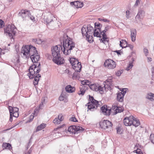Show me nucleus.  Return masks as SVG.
<instances>
[{
	"instance_id": "14",
	"label": "nucleus",
	"mask_w": 154,
	"mask_h": 154,
	"mask_svg": "<svg viewBox=\"0 0 154 154\" xmlns=\"http://www.w3.org/2000/svg\"><path fill=\"white\" fill-rule=\"evenodd\" d=\"M131 38V41L134 42L136 40V38L137 35V31L134 29H130Z\"/></svg>"
},
{
	"instance_id": "60",
	"label": "nucleus",
	"mask_w": 154,
	"mask_h": 154,
	"mask_svg": "<svg viewBox=\"0 0 154 154\" xmlns=\"http://www.w3.org/2000/svg\"><path fill=\"white\" fill-rule=\"evenodd\" d=\"M14 112H18L19 110V109L17 107H14Z\"/></svg>"
},
{
	"instance_id": "46",
	"label": "nucleus",
	"mask_w": 154,
	"mask_h": 154,
	"mask_svg": "<svg viewBox=\"0 0 154 154\" xmlns=\"http://www.w3.org/2000/svg\"><path fill=\"white\" fill-rule=\"evenodd\" d=\"M126 17L127 18H129L130 17V12L128 11L127 10L126 12Z\"/></svg>"
},
{
	"instance_id": "56",
	"label": "nucleus",
	"mask_w": 154,
	"mask_h": 154,
	"mask_svg": "<svg viewBox=\"0 0 154 154\" xmlns=\"http://www.w3.org/2000/svg\"><path fill=\"white\" fill-rule=\"evenodd\" d=\"M140 2L139 0H137L135 3L134 6H137L138 5V4L140 3Z\"/></svg>"
},
{
	"instance_id": "32",
	"label": "nucleus",
	"mask_w": 154,
	"mask_h": 154,
	"mask_svg": "<svg viewBox=\"0 0 154 154\" xmlns=\"http://www.w3.org/2000/svg\"><path fill=\"white\" fill-rule=\"evenodd\" d=\"M93 34L94 36H96L98 37L101 38V33H100L98 31H97V29H95L94 30V31L93 32Z\"/></svg>"
},
{
	"instance_id": "22",
	"label": "nucleus",
	"mask_w": 154,
	"mask_h": 154,
	"mask_svg": "<svg viewBox=\"0 0 154 154\" xmlns=\"http://www.w3.org/2000/svg\"><path fill=\"white\" fill-rule=\"evenodd\" d=\"M120 46L122 48H126L128 46V43L125 40H122L120 42Z\"/></svg>"
},
{
	"instance_id": "31",
	"label": "nucleus",
	"mask_w": 154,
	"mask_h": 154,
	"mask_svg": "<svg viewBox=\"0 0 154 154\" xmlns=\"http://www.w3.org/2000/svg\"><path fill=\"white\" fill-rule=\"evenodd\" d=\"M2 147L5 149H11V145L9 143H4L2 145Z\"/></svg>"
},
{
	"instance_id": "29",
	"label": "nucleus",
	"mask_w": 154,
	"mask_h": 154,
	"mask_svg": "<svg viewBox=\"0 0 154 154\" xmlns=\"http://www.w3.org/2000/svg\"><path fill=\"white\" fill-rule=\"evenodd\" d=\"M106 123L105 120H104L103 121L100 122V127L103 129H106L107 128L106 126Z\"/></svg>"
},
{
	"instance_id": "9",
	"label": "nucleus",
	"mask_w": 154,
	"mask_h": 154,
	"mask_svg": "<svg viewBox=\"0 0 154 154\" xmlns=\"http://www.w3.org/2000/svg\"><path fill=\"white\" fill-rule=\"evenodd\" d=\"M32 51L29 57L30 58L32 61L33 63H38V61L40 56L38 54L36 48H35Z\"/></svg>"
},
{
	"instance_id": "64",
	"label": "nucleus",
	"mask_w": 154,
	"mask_h": 154,
	"mask_svg": "<svg viewBox=\"0 0 154 154\" xmlns=\"http://www.w3.org/2000/svg\"><path fill=\"white\" fill-rule=\"evenodd\" d=\"M147 59L148 62H151L152 61V59L150 57H147Z\"/></svg>"
},
{
	"instance_id": "28",
	"label": "nucleus",
	"mask_w": 154,
	"mask_h": 154,
	"mask_svg": "<svg viewBox=\"0 0 154 154\" xmlns=\"http://www.w3.org/2000/svg\"><path fill=\"white\" fill-rule=\"evenodd\" d=\"M46 125L44 123H42L38 126L35 129V131L37 132L39 131L42 130L44 128L46 127Z\"/></svg>"
},
{
	"instance_id": "7",
	"label": "nucleus",
	"mask_w": 154,
	"mask_h": 154,
	"mask_svg": "<svg viewBox=\"0 0 154 154\" xmlns=\"http://www.w3.org/2000/svg\"><path fill=\"white\" fill-rule=\"evenodd\" d=\"M16 29L15 26L12 25H8L4 29L5 33L13 38L15 35Z\"/></svg>"
},
{
	"instance_id": "52",
	"label": "nucleus",
	"mask_w": 154,
	"mask_h": 154,
	"mask_svg": "<svg viewBox=\"0 0 154 154\" xmlns=\"http://www.w3.org/2000/svg\"><path fill=\"white\" fill-rule=\"evenodd\" d=\"M4 24V22L2 20L0 19V28L2 27L3 25Z\"/></svg>"
},
{
	"instance_id": "20",
	"label": "nucleus",
	"mask_w": 154,
	"mask_h": 154,
	"mask_svg": "<svg viewBox=\"0 0 154 154\" xmlns=\"http://www.w3.org/2000/svg\"><path fill=\"white\" fill-rule=\"evenodd\" d=\"M124 95L122 93V92H120L117 94V99L119 102H122L123 101Z\"/></svg>"
},
{
	"instance_id": "6",
	"label": "nucleus",
	"mask_w": 154,
	"mask_h": 154,
	"mask_svg": "<svg viewBox=\"0 0 154 154\" xmlns=\"http://www.w3.org/2000/svg\"><path fill=\"white\" fill-rule=\"evenodd\" d=\"M35 48L31 45H25L22 47L20 53L22 54L26 58L28 59L31 52H32Z\"/></svg>"
},
{
	"instance_id": "33",
	"label": "nucleus",
	"mask_w": 154,
	"mask_h": 154,
	"mask_svg": "<svg viewBox=\"0 0 154 154\" xmlns=\"http://www.w3.org/2000/svg\"><path fill=\"white\" fill-rule=\"evenodd\" d=\"M131 62H130L129 65L126 68V70L127 71L129 70L130 69H131L132 68V66H133V62L134 61V58H131Z\"/></svg>"
},
{
	"instance_id": "40",
	"label": "nucleus",
	"mask_w": 154,
	"mask_h": 154,
	"mask_svg": "<svg viewBox=\"0 0 154 154\" xmlns=\"http://www.w3.org/2000/svg\"><path fill=\"white\" fill-rule=\"evenodd\" d=\"M77 8H81L83 6V3L80 1H78Z\"/></svg>"
},
{
	"instance_id": "53",
	"label": "nucleus",
	"mask_w": 154,
	"mask_h": 154,
	"mask_svg": "<svg viewBox=\"0 0 154 154\" xmlns=\"http://www.w3.org/2000/svg\"><path fill=\"white\" fill-rule=\"evenodd\" d=\"M39 107L41 109H43L44 107V105L43 102H42V103L40 104Z\"/></svg>"
},
{
	"instance_id": "18",
	"label": "nucleus",
	"mask_w": 154,
	"mask_h": 154,
	"mask_svg": "<svg viewBox=\"0 0 154 154\" xmlns=\"http://www.w3.org/2000/svg\"><path fill=\"white\" fill-rule=\"evenodd\" d=\"M55 19L54 16L52 15L49 14L47 18L44 19V20L45 22H46L47 24H49L51 23L52 21H53V20Z\"/></svg>"
},
{
	"instance_id": "36",
	"label": "nucleus",
	"mask_w": 154,
	"mask_h": 154,
	"mask_svg": "<svg viewBox=\"0 0 154 154\" xmlns=\"http://www.w3.org/2000/svg\"><path fill=\"white\" fill-rule=\"evenodd\" d=\"M78 3V1H76L71 2L70 3V5L72 6H74L75 8H77V6Z\"/></svg>"
},
{
	"instance_id": "48",
	"label": "nucleus",
	"mask_w": 154,
	"mask_h": 154,
	"mask_svg": "<svg viewBox=\"0 0 154 154\" xmlns=\"http://www.w3.org/2000/svg\"><path fill=\"white\" fill-rule=\"evenodd\" d=\"M69 120L70 121L73 122H77V120L76 118L75 117H72L69 119Z\"/></svg>"
},
{
	"instance_id": "27",
	"label": "nucleus",
	"mask_w": 154,
	"mask_h": 154,
	"mask_svg": "<svg viewBox=\"0 0 154 154\" xmlns=\"http://www.w3.org/2000/svg\"><path fill=\"white\" fill-rule=\"evenodd\" d=\"M146 98L151 101L154 100V94L151 93H148Z\"/></svg>"
},
{
	"instance_id": "37",
	"label": "nucleus",
	"mask_w": 154,
	"mask_h": 154,
	"mask_svg": "<svg viewBox=\"0 0 154 154\" xmlns=\"http://www.w3.org/2000/svg\"><path fill=\"white\" fill-rule=\"evenodd\" d=\"M123 69H120L117 71L116 72V75L118 76H120L122 73H123Z\"/></svg>"
},
{
	"instance_id": "30",
	"label": "nucleus",
	"mask_w": 154,
	"mask_h": 154,
	"mask_svg": "<svg viewBox=\"0 0 154 154\" xmlns=\"http://www.w3.org/2000/svg\"><path fill=\"white\" fill-rule=\"evenodd\" d=\"M95 29H98L99 31L100 32L101 31V28L102 27V25L99 22H96L94 23Z\"/></svg>"
},
{
	"instance_id": "19",
	"label": "nucleus",
	"mask_w": 154,
	"mask_h": 154,
	"mask_svg": "<svg viewBox=\"0 0 154 154\" xmlns=\"http://www.w3.org/2000/svg\"><path fill=\"white\" fill-rule=\"evenodd\" d=\"M65 89L67 92L72 93L75 91V87H72L70 85H68L66 86Z\"/></svg>"
},
{
	"instance_id": "12",
	"label": "nucleus",
	"mask_w": 154,
	"mask_h": 154,
	"mask_svg": "<svg viewBox=\"0 0 154 154\" xmlns=\"http://www.w3.org/2000/svg\"><path fill=\"white\" fill-rule=\"evenodd\" d=\"M133 116H130L128 117H126L124 119L123 122L126 126H129L131 125L132 121L133 120Z\"/></svg>"
},
{
	"instance_id": "4",
	"label": "nucleus",
	"mask_w": 154,
	"mask_h": 154,
	"mask_svg": "<svg viewBox=\"0 0 154 154\" xmlns=\"http://www.w3.org/2000/svg\"><path fill=\"white\" fill-rule=\"evenodd\" d=\"M94 30L93 27L90 25H88L87 26L84 25L81 29L83 36H85L89 42H91Z\"/></svg>"
},
{
	"instance_id": "59",
	"label": "nucleus",
	"mask_w": 154,
	"mask_h": 154,
	"mask_svg": "<svg viewBox=\"0 0 154 154\" xmlns=\"http://www.w3.org/2000/svg\"><path fill=\"white\" fill-rule=\"evenodd\" d=\"M127 47H129L131 50H132L134 47L133 45L131 44H128Z\"/></svg>"
},
{
	"instance_id": "42",
	"label": "nucleus",
	"mask_w": 154,
	"mask_h": 154,
	"mask_svg": "<svg viewBox=\"0 0 154 154\" xmlns=\"http://www.w3.org/2000/svg\"><path fill=\"white\" fill-rule=\"evenodd\" d=\"M65 98V96H64V95L63 94H61L60 96L59 97V99L61 101L64 100Z\"/></svg>"
},
{
	"instance_id": "62",
	"label": "nucleus",
	"mask_w": 154,
	"mask_h": 154,
	"mask_svg": "<svg viewBox=\"0 0 154 154\" xmlns=\"http://www.w3.org/2000/svg\"><path fill=\"white\" fill-rule=\"evenodd\" d=\"M34 117V116H33V115H31L30 116V121L29 122H30V121H32L33 119V118Z\"/></svg>"
},
{
	"instance_id": "45",
	"label": "nucleus",
	"mask_w": 154,
	"mask_h": 154,
	"mask_svg": "<svg viewBox=\"0 0 154 154\" xmlns=\"http://www.w3.org/2000/svg\"><path fill=\"white\" fill-rule=\"evenodd\" d=\"M28 17L31 20H33L34 19V17L31 15L30 11H29V15H28Z\"/></svg>"
},
{
	"instance_id": "43",
	"label": "nucleus",
	"mask_w": 154,
	"mask_h": 154,
	"mask_svg": "<svg viewBox=\"0 0 154 154\" xmlns=\"http://www.w3.org/2000/svg\"><path fill=\"white\" fill-rule=\"evenodd\" d=\"M98 20L100 21H103L105 22H109V20L106 19L99 18Z\"/></svg>"
},
{
	"instance_id": "15",
	"label": "nucleus",
	"mask_w": 154,
	"mask_h": 154,
	"mask_svg": "<svg viewBox=\"0 0 154 154\" xmlns=\"http://www.w3.org/2000/svg\"><path fill=\"white\" fill-rule=\"evenodd\" d=\"M63 119V117L62 115L60 114L58 116V118H55L53 120V122L55 124H59Z\"/></svg>"
},
{
	"instance_id": "51",
	"label": "nucleus",
	"mask_w": 154,
	"mask_h": 154,
	"mask_svg": "<svg viewBox=\"0 0 154 154\" xmlns=\"http://www.w3.org/2000/svg\"><path fill=\"white\" fill-rule=\"evenodd\" d=\"M19 116V113L18 112H14L13 114V116L15 117H17Z\"/></svg>"
},
{
	"instance_id": "47",
	"label": "nucleus",
	"mask_w": 154,
	"mask_h": 154,
	"mask_svg": "<svg viewBox=\"0 0 154 154\" xmlns=\"http://www.w3.org/2000/svg\"><path fill=\"white\" fill-rule=\"evenodd\" d=\"M116 131L117 133L119 134L122 133L120 127H118L116 128Z\"/></svg>"
},
{
	"instance_id": "50",
	"label": "nucleus",
	"mask_w": 154,
	"mask_h": 154,
	"mask_svg": "<svg viewBox=\"0 0 154 154\" xmlns=\"http://www.w3.org/2000/svg\"><path fill=\"white\" fill-rule=\"evenodd\" d=\"M33 42L35 43L38 44H40L41 43V41H39V42H37V39H32Z\"/></svg>"
},
{
	"instance_id": "24",
	"label": "nucleus",
	"mask_w": 154,
	"mask_h": 154,
	"mask_svg": "<svg viewBox=\"0 0 154 154\" xmlns=\"http://www.w3.org/2000/svg\"><path fill=\"white\" fill-rule=\"evenodd\" d=\"M111 27L109 25H107L105 27V29L103 31H101L100 33L101 34H103V38H105V37L106 36V32L108 31L110 28Z\"/></svg>"
},
{
	"instance_id": "57",
	"label": "nucleus",
	"mask_w": 154,
	"mask_h": 154,
	"mask_svg": "<svg viewBox=\"0 0 154 154\" xmlns=\"http://www.w3.org/2000/svg\"><path fill=\"white\" fill-rule=\"evenodd\" d=\"M140 149H138L137 150H134V152L136 153L137 154L138 153H140Z\"/></svg>"
},
{
	"instance_id": "61",
	"label": "nucleus",
	"mask_w": 154,
	"mask_h": 154,
	"mask_svg": "<svg viewBox=\"0 0 154 154\" xmlns=\"http://www.w3.org/2000/svg\"><path fill=\"white\" fill-rule=\"evenodd\" d=\"M36 68L37 69H39V70L41 71V64L40 63H39L38 65L36 66Z\"/></svg>"
},
{
	"instance_id": "13",
	"label": "nucleus",
	"mask_w": 154,
	"mask_h": 154,
	"mask_svg": "<svg viewBox=\"0 0 154 154\" xmlns=\"http://www.w3.org/2000/svg\"><path fill=\"white\" fill-rule=\"evenodd\" d=\"M145 12L143 9H140L139 10L137 14L136 17V19L140 20L142 19L145 16Z\"/></svg>"
},
{
	"instance_id": "10",
	"label": "nucleus",
	"mask_w": 154,
	"mask_h": 154,
	"mask_svg": "<svg viewBox=\"0 0 154 154\" xmlns=\"http://www.w3.org/2000/svg\"><path fill=\"white\" fill-rule=\"evenodd\" d=\"M104 66L109 69H112L116 67V63L113 60L109 59L106 60L104 64Z\"/></svg>"
},
{
	"instance_id": "11",
	"label": "nucleus",
	"mask_w": 154,
	"mask_h": 154,
	"mask_svg": "<svg viewBox=\"0 0 154 154\" xmlns=\"http://www.w3.org/2000/svg\"><path fill=\"white\" fill-rule=\"evenodd\" d=\"M19 16L21 17L23 20L28 17V15H29V11L26 10H22L18 13Z\"/></svg>"
},
{
	"instance_id": "49",
	"label": "nucleus",
	"mask_w": 154,
	"mask_h": 154,
	"mask_svg": "<svg viewBox=\"0 0 154 154\" xmlns=\"http://www.w3.org/2000/svg\"><path fill=\"white\" fill-rule=\"evenodd\" d=\"M127 89L126 88H122L121 90V91H122L121 92H122V93L123 94H124V95L126 93V90Z\"/></svg>"
},
{
	"instance_id": "1",
	"label": "nucleus",
	"mask_w": 154,
	"mask_h": 154,
	"mask_svg": "<svg viewBox=\"0 0 154 154\" xmlns=\"http://www.w3.org/2000/svg\"><path fill=\"white\" fill-rule=\"evenodd\" d=\"M61 44L63 43V49L61 45H56L51 48L52 55L53 57V61L57 65H61L64 63V59L60 56V50L66 55H69L71 51L75 47V44L72 39L69 37L66 34H64L60 38Z\"/></svg>"
},
{
	"instance_id": "17",
	"label": "nucleus",
	"mask_w": 154,
	"mask_h": 154,
	"mask_svg": "<svg viewBox=\"0 0 154 154\" xmlns=\"http://www.w3.org/2000/svg\"><path fill=\"white\" fill-rule=\"evenodd\" d=\"M87 88V87L85 85H81L79 88L80 91L78 93V94L79 95H83Z\"/></svg>"
},
{
	"instance_id": "34",
	"label": "nucleus",
	"mask_w": 154,
	"mask_h": 154,
	"mask_svg": "<svg viewBox=\"0 0 154 154\" xmlns=\"http://www.w3.org/2000/svg\"><path fill=\"white\" fill-rule=\"evenodd\" d=\"M105 121L106 122V125L107 128H111L112 126V123L108 120H105Z\"/></svg>"
},
{
	"instance_id": "44",
	"label": "nucleus",
	"mask_w": 154,
	"mask_h": 154,
	"mask_svg": "<svg viewBox=\"0 0 154 154\" xmlns=\"http://www.w3.org/2000/svg\"><path fill=\"white\" fill-rule=\"evenodd\" d=\"M143 52L146 56L148 55V54L149 53L148 50L146 48H144Z\"/></svg>"
},
{
	"instance_id": "2",
	"label": "nucleus",
	"mask_w": 154,
	"mask_h": 154,
	"mask_svg": "<svg viewBox=\"0 0 154 154\" xmlns=\"http://www.w3.org/2000/svg\"><path fill=\"white\" fill-rule=\"evenodd\" d=\"M37 65V64H34L31 66L28 69L29 73L27 75L30 79H34L33 81V84L34 86L38 84L40 78L41 77V75L39 74L40 71L39 69L36 68Z\"/></svg>"
},
{
	"instance_id": "39",
	"label": "nucleus",
	"mask_w": 154,
	"mask_h": 154,
	"mask_svg": "<svg viewBox=\"0 0 154 154\" xmlns=\"http://www.w3.org/2000/svg\"><path fill=\"white\" fill-rule=\"evenodd\" d=\"M150 139L151 142L154 144V134H152L150 136Z\"/></svg>"
},
{
	"instance_id": "16",
	"label": "nucleus",
	"mask_w": 154,
	"mask_h": 154,
	"mask_svg": "<svg viewBox=\"0 0 154 154\" xmlns=\"http://www.w3.org/2000/svg\"><path fill=\"white\" fill-rule=\"evenodd\" d=\"M75 63H78V66H74L72 67V68L75 70V72H79L81 70L82 68L81 63L80 62H79L78 60H75Z\"/></svg>"
},
{
	"instance_id": "58",
	"label": "nucleus",
	"mask_w": 154,
	"mask_h": 154,
	"mask_svg": "<svg viewBox=\"0 0 154 154\" xmlns=\"http://www.w3.org/2000/svg\"><path fill=\"white\" fill-rule=\"evenodd\" d=\"M86 80H84L82 81L81 83L82 85H85L86 84Z\"/></svg>"
},
{
	"instance_id": "26",
	"label": "nucleus",
	"mask_w": 154,
	"mask_h": 154,
	"mask_svg": "<svg viewBox=\"0 0 154 154\" xmlns=\"http://www.w3.org/2000/svg\"><path fill=\"white\" fill-rule=\"evenodd\" d=\"M75 60H78L74 58H71L70 59L69 61L72 67L74 66H78V63H75Z\"/></svg>"
},
{
	"instance_id": "23",
	"label": "nucleus",
	"mask_w": 154,
	"mask_h": 154,
	"mask_svg": "<svg viewBox=\"0 0 154 154\" xmlns=\"http://www.w3.org/2000/svg\"><path fill=\"white\" fill-rule=\"evenodd\" d=\"M75 126H71L69 127L68 128V131L70 134H75Z\"/></svg>"
},
{
	"instance_id": "41",
	"label": "nucleus",
	"mask_w": 154,
	"mask_h": 154,
	"mask_svg": "<svg viewBox=\"0 0 154 154\" xmlns=\"http://www.w3.org/2000/svg\"><path fill=\"white\" fill-rule=\"evenodd\" d=\"M41 109L39 107L36 108L34 110V114L35 116H36L39 110Z\"/></svg>"
},
{
	"instance_id": "54",
	"label": "nucleus",
	"mask_w": 154,
	"mask_h": 154,
	"mask_svg": "<svg viewBox=\"0 0 154 154\" xmlns=\"http://www.w3.org/2000/svg\"><path fill=\"white\" fill-rule=\"evenodd\" d=\"M19 124H20V122L18 123L17 124H14L13 125L12 128H14L15 127H19Z\"/></svg>"
},
{
	"instance_id": "21",
	"label": "nucleus",
	"mask_w": 154,
	"mask_h": 154,
	"mask_svg": "<svg viewBox=\"0 0 154 154\" xmlns=\"http://www.w3.org/2000/svg\"><path fill=\"white\" fill-rule=\"evenodd\" d=\"M133 120L132 121L131 125H133L135 127H137L138 126L140 125V122L139 120L137 119V118H135L133 116Z\"/></svg>"
},
{
	"instance_id": "38",
	"label": "nucleus",
	"mask_w": 154,
	"mask_h": 154,
	"mask_svg": "<svg viewBox=\"0 0 154 154\" xmlns=\"http://www.w3.org/2000/svg\"><path fill=\"white\" fill-rule=\"evenodd\" d=\"M78 72L75 71V72L73 73L72 77V78L73 79L77 78L79 76V74Z\"/></svg>"
},
{
	"instance_id": "63",
	"label": "nucleus",
	"mask_w": 154,
	"mask_h": 154,
	"mask_svg": "<svg viewBox=\"0 0 154 154\" xmlns=\"http://www.w3.org/2000/svg\"><path fill=\"white\" fill-rule=\"evenodd\" d=\"M10 116L9 121L11 122L13 120V119H12L13 115H10Z\"/></svg>"
},
{
	"instance_id": "8",
	"label": "nucleus",
	"mask_w": 154,
	"mask_h": 154,
	"mask_svg": "<svg viewBox=\"0 0 154 154\" xmlns=\"http://www.w3.org/2000/svg\"><path fill=\"white\" fill-rule=\"evenodd\" d=\"M89 87L91 90L96 91H99L100 94H102L105 89V85L102 86L98 84H94L91 85Z\"/></svg>"
},
{
	"instance_id": "35",
	"label": "nucleus",
	"mask_w": 154,
	"mask_h": 154,
	"mask_svg": "<svg viewBox=\"0 0 154 154\" xmlns=\"http://www.w3.org/2000/svg\"><path fill=\"white\" fill-rule=\"evenodd\" d=\"M14 107H12L10 106H8V108L9 109L10 112V115H13V114L14 113Z\"/></svg>"
},
{
	"instance_id": "3",
	"label": "nucleus",
	"mask_w": 154,
	"mask_h": 154,
	"mask_svg": "<svg viewBox=\"0 0 154 154\" xmlns=\"http://www.w3.org/2000/svg\"><path fill=\"white\" fill-rule=\"evenodd\" d=\"M101 110L103 113L106 115H109L111 112H112L113 115H115L118 113L121 112L123 110V109L116 106H112V109H109L107 106L104 105L101 108Z\"/></svg>"
},
{
	"instance_id": "55",
	"label": "nucleus",
	"mask_w": 154,
	"mask_h": 154,
	"mask_svg": "<svg viewBox=\"0 0 154 154\" xmlns=\"http://www.w3.org/2000/svg\"><path fill=\"white\" fill-rule=\"evenodd\" d=\"M86 82L85 85H88V86L89 87V86L91 85V82L87 80H86Z\"/></svg>"
},
{
	"instance_id": "25",
	"label": "nucleus",
	"mask_w": 154,
	"mask_h": 154,
	"mask_svg": "<svg viewBox=\"0 0 154 154\" xmlns=\"http://www.w3.org/2000/svg\"><path fill=\"white\" fill-rule=\"evenodd\" d=\"M75 134L79 132H82L85 130L82 127L78 126H75Z\"/></svg>"
},
{
	"instance_id": "5",
	"label": "nucleus",
	"mask_w": 154,
	"mask_h": 154,
	"mask_svg": "<svg viewBox=\"0 0 154 154\" xmlns=\"http://www.w3.org/2000/svg\"><path fill=\"white\" fill-rule=\"evenodd\" d=\"M89 101L86 105L88 106L89 109L93 111L94 109H96L98 107L100 106V105L99 104L100 102H98L97 100L94 99L92 96L89 95Z\"/></svg>"
}]
</instances>
